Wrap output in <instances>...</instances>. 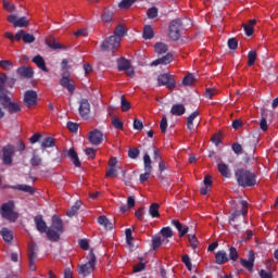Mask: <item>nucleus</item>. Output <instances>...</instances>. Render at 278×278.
I'll use <instances>...</instances> for the list:
<instances>
[{
  "label": "nucleus",
  "instance_id": "nucleus-23",
  "mask_svg": "<svg viewBox=\"0 0 278 278\" xmlns=\"http://www.w3.org/2000/svg\"><path fill=\"white\" fill-rule=\"evenodd\" d=\"M98 224L109 231L114 229V224H112V222H110V219H108V216L105 215H101L98 217Z\"/></svg>",
  "mask_w": 278,
  "mask_h": 278
},
{
  "label": "nucleus",
  "instance_id": "nucleus-14",
  "mask_svg": "<svg viewBox=\"0 0 278 278\" xmlns=\"http://www.w3.org/2000/svg\"><path fill=\"white\" fill-rule=\"evenodd\" d=\"M240 205L242 206L241 211H235L230 218H229V225H233L236 223V218H239V216L242 214V216H247L249 214V203L244 200L240 201Z\"/></svg>",
  "mask_w": 278,
  "mask_h": 278
},
{
  "label": "nucleus",
  "instance_id": "nucleus-33",
  "mask_svg": "<svg viewBox=\"0 0 278 278\" xmlns=\"http://www.w3.org/2000/svg\"><path fill=\"white\" fill-rule=\"evenodd\" d=\"M30 165L34 167H38L42 165V157L36 153V150L33 151V156L30 157Z\"/></svg>",
  "mask_w": 278,
  "mask_h": 278
},
{
  "label": "nucleus",
  "instance_id": "nucleus-32",
  "mask_svg": "<svg viewBox=\"0 0 278 278\" xmlns=\"http://www.w3.org/2000/svg\"><path fill=\"white\" fill-rule=\"evenodd\" d=\"M154 50H155V53H157V55H164V53L168 52V45L164 42H156L154 45Z\"/></svg>",
  "mask_w": 278,
  "mask_h": 278
},
{
  "label": "nucleus",
  "instance_id": "nucleus-42",
  "mask_svg": "<svg viewBox=\"0 0 278 278\" xmlns=\"http://www.w3.org/2000/svg\"><path fill=\"white\" fill-rule=\"evenodd\" d=\"M121 108H122V112H129V110H131V103L127 101L125 96L121 97Z\"/></svg>",
  "mask_w": 278,
  "mask_h": 278
},
{
  "label": "nucleus",
  "instance_id": "nucleus-36",
  "mask_svg": "<svg viewBox=\"0 0 278 278\" xmlns=\"http://www.w3.org/2000/svg\"><path fill=\"white\" fill-rule=\"evenodd\" d=\"M46 45L53 49V51H58V49H64V47L55 40V38H49L46 40Z\"/></svg>",
  "mask_w": 278,
  "mask_h": 278
},
{
  "label": "nucleus",
  "instance_id": "nucleus-58",
  "mask_svg": "<svg viewBox=\"0 0 278 278\" xmlns=\"http://www.w3.org/2000/svg\"><path fill=\"white\" fill-rule=\"evenodd\" d=\"M28 25H29V21H27V17H21L17 20L15 27H27Z\"/></svg>",
  "mask_w": 278,
  "mask_h": 278
},
{
  "label": "nucleus",
  "instance_id": "nucleus-18",
  "mask_svg": "<svg viewBox=\"0 0 278 278\" xmlns=\"http://www.w3.org/2000/svg\"><path fill=\"white\" fill-rule=\"evenodd\" d=\"M16 73L23 79H31L34 77V68L29 66H21L16 70Z\"/></svg>",
  "mask_w": 278,
  "mask_h": 278
},
{
  "label": "nucleus",
  "instance_id": "nucleus-37",
  "mask_svg": "<svg viewBox=\"0 0 278 278\" xmlns=\"http://www.w3.org/2000/svg\"><path fill=\"white\" fill-rule=\"evenodd\" d=\"M149 214L152 218H160V204L152 203L149 207Z\"/></svg>",
  "mask_w": 278,
  "mask_h": 278
},
{
  "label": "nucleus",
  "instance_id": "nucleus-56",
  "mask_svg": "<svg viewBox=\"0 0 278 278\" xmlns=\"http://www.w3.org/2000/svg\"><path fill=\"white\" fill-rule=\"evenodd\" d=\"M189 242L192 249H197L199 247V239H197V236L194 235H189Z\"/></svg>",
  "mask_w": 278,
  "mask_h": 278
},
{
  "label": "nucleus",
  "instance_id": "nucleus-50",
  "mask_svg": "<svg viewBox=\"0 0 278 278\" xmlns=\"http://www.w3.org/2000/svg\"><path fill=\"white\" fill-rule=\"evenodd\" d=\"M12 66H14L12 61H8V60L0 61V68H3V71H10Z\"/></svg>",
  "mask_w": 278,
  "mask_h": 278
},
{
  "label": "nucleus",
  "instance_id": "nucleus-53",
  "mask_svg": "<svg viewBox=\"0 0 278 278\" xmlns=\"http://www.w3.org/2000/svg\"><path fill=\"white\" fill-rule=\"evenodd\" d=\"M147 16L150 20L157 18V8L152 7V8L148 9Z\"/></svg>",
  "mask_w": 278,
  "mask_h": 278
},
{
  "label": "nucleus",
  "instance_id": "nucleus-45",
  "mask_svg": "<svg viewBox=\"0 0 278 278\" xmlns=\"http://www.w3.org/2000/svg\"><path fill=\"white\" fill-rule=\"evenodd\" d=\"M194 75L188 74L182 79V86H192L194 84Z\"/></svg>",
  "mask_w": 278,
  "mask_h": 278
},
{
  "label": "nucleus",
  "instance_id": "nucleus-47",
  "mask_svg": "<svg viewBox=\"0 0 278 278\" xmlns=\"http://www.w3.org/2000/svg\"><path fill=\"white\" fill-rule=\"evenodd\" d=\"M23 42H25V45H31L36 42V37L31 34L24 33Z\"/></svg>",
  "mask_w": 278,
  "mask_h": 278
},
{
  "label": "nucleus",
  "instance_id": "nucleus-38",
  "mask_svg": "<svg viewBox=\"0 0 278 278\" xmlns=\"http://www.w3.org/2000/svg\"><path fill=\"white\" fill-rule=\"evenodd\" d=\"M79 207H81V201H76L75 204L66 212V216L73 218L79 212Z\"/></svg>",
  "mask_w": 278,
  "mask_h": 278
},
{
  "label": "nucleus",
  "instance_id": "nucleus-7",
  "mask_svg": "<svg viewBox=\"0 0 278 278\" xmlns=\"http://www.w3.org/2000/svg\"><path fill=\"white\" fill-rule=\"evenodd\" d=\"M182 25H184V23L179 18L173 20L169 23L168 35H169L170 40L175 41V40H179V38H181L180 29H181Z\"/></svg>",
  "mask_w": 278,
  "mask_h": 278
},
{
  "label": "nucleus",
  "instance_id": "nucleus-57",
  "mask_svg": "<svg viewBox=\"0 0 278 278\" xmlns=\"http://www.w3.org/2000/svg\"><path fill=\"white\" fill-rule=\"evenodd\" d=\"M67 129H70V131H72L73 134H77L79 129V124L75 122H67Z\"/></svg>",
  "mask_w": 278,
  "mask_h": 278
},
{
  "label": "nucleus",
  "instance_id": "nucleus-31",
  "mask_svg": "<svg viewBox=\"0 0 278 278\" xmlns=\"http://www.w3.org/2000/svg\"><path fill=\"white\" fill-rule=\"evenodd\" d=\"M218 173L222 175V177L229 178L231 177V170L229 169V165L225 163H219L217 165Z\"/></svg>",
  "mask_w": 278,
  "mask_h": 278
},
{
  "label": "nucleus",
  "instance_id": "nucleus-21",
  "mask_svg": "<svg viewBox=\"0 0 278 278\" xmlns=\"http://www.w3.org/2000/svg\"><path fill=\"white\" fill-rule=\"evenodd\" d=\"M226 262H229V256H227V252L224 250H219L215 254V264H218V266H223V264H226Z\"/></svg>",
  "mask_w": 278,
  "mask_h": 278
},
{
  "label": "nucleus",
  "instance_id": "nucleus-49",
  "mask_svg": "<svg viewBox=\"0 0 278 278\" xmlns=\"http://www.w3.org/2000/svg\"><path fill=\"white\" fill-rule=\"evenodd\" d=\"M160 129L162 134H166V129H168V119L166 118V115L162 116V119L160 123Z\"/></svg>",
  "mask_w": 278,
  "mask_h": 278
},
{
  "label": "nucleus",
  "instance_id": "nucleus-1",
  "mask_svg": "<svg viewBox=\"0 0 278 278\" xmlns=\"http://www.w3.org/2000/svg\"><path fill=\"white\" fill-rule=\"evenodd\" d=\"M235 177L238 186H240L241 188H253V186L257 185V176H255V173L249 169H237L235 172Z\"/></svg>",
  "mask_w": 278,
  "mask_h": 278
},
{
  "label": "nucleus",
  "instance_id": "nucleus-28",
  "mask_svg": "<svg viewBox=\"0 0 278 278\" xmlns=\"http://www.w3.org/2000/svg\"><path fill=\"white\" fill-rule=\"evenodd\" d=\"M127 34V29L125 27V25L123 24H118L112 36H115L116 38H119V41L123 40V38H125V35Z\"/></svg>",
  "mask_w": 278,
  "mask_h": 278
},
{
  "label": "nucleus",
  "instance_id": "nucleus-19",
  "mask_svg": "<svg viewBox=\"0 0 278 278\" xmlns=\"http://www.w3.org/2000/svg\"><path fill=\"white\" fill-rule=\"evenodd\" d=\"M31 62L36 64L40 71H43V73H49V68L47 67V62H45V59L42 55L37 54L36 56L33 58Z\"/></svg>",
  "mask_w": 278,
  "mask_h": 278
},
{
  "label": "nucleus",
  "instance_id": "nucleus-48",
  "mask_svg": "<svg viewBox=\"0 0 278 278\" xmlns=\"http://www.w3.org/2000/svg\"><path fill=\"white\" fill-rule=\"evenodd\" d=\"M126 233V243L128 244V247H134V236L131 235V228H127L125 230Z\"/></svg>",
  "mask_w": 278,
  "mask_h": 278
},
{
  "label": "nucleus",
  "instance_id": "nucleus-10",
  "mask_svg": "<svg viewBox=\"0 0 278 278\" xmlns=\"http://www.w3.org/2000/svg\"><path fill=\"white\" fill-rule=\"evenodd\" d=\"M14 146L8 144L2 148V163L4 166H12V157H14Z\"/></svg>",
  "mask_w": 278,
  "mask_h": 278
},
{
  "label": "nucleus",
  "instance_id": "nucleus-22",
  "mask_svg": "<svg viewBox=\"0 0 278 278\" xmlns=\"http://www.w3.org/2000/svg\"><path fill=\"white\" fill-rule=\"evenodd\" d=\"M67 157L72 160L76 168H79V166H81V161H79V155L77 154V151H75V148H71L68 150Z\"/></svg>",
  "mask_w": 278,
  "mask_h": 278
},
{
  "label": "nucleus",
  "instance_id": "nucleus-40",
  "mask_svg": "<svg viewBox=\"0 0 278 278\" xmlns=\"http://www.w3.org/2000/svg\"><path fill=\"white\" fill-rule=\"evenodd\" d=\"M51 147H55V139L51 137H46L41 141V149H49Z\"/></svg>",
  "mask_w": 278,
  "mask_h": 278
},
{
  "label": "nucleus",
  "instance_id": "nucleus-20",
  "mask_svg": "<svg viewBox=\"0 0 278 278\" xmlns=\"http://www.w3.org/2000/svg\"><path fill=\"white\" fill-rule=\"evenodd\" d=\"M172 225L176 227L179 238H184V236L190 231V228L188 226H184L178 219H173Z\"/></svg>",
  "mask_w": 278,
  "mask_h": 278
},
{
  "label": "nucleus",
  "instance_id": "nucleus-15",
  "mask_svg": "<svg viewBox=\"0 0 278 278\" xmlns=\"http://www.w3.org/2000/svg\"><path fill=\"white\" fill-rule=\"evenodd\" d=\"M89 142L90 144H94L99 147L103 142V132L99 129H93L89 132Z\"/></svg>",
  "mask_w": 278,
  "mask_h": 278
},
{
  "label": "nucleus",
  "instance_id": "nucleus-60",
  "mask_svg": "<svg viewBox=\"0 0 278 278\" xmlns=\"http://www.w3.org/2000/svg\"><path fill=\"white\" fill-rule=\"evenodd\" d=\"M228 49L231 51H236V49H238V40H236V38L228 39Z\"/></svg>",
  "mask_w": 278,
  "mask_h": 278
},
{
  "label": "nucleus",
  "instance_id": "nucleus-12",
  "mask_svg": "<svg viewBox=\"0 0 278 278\" xmlns=\"http://www.w3.org/2000/svg\"><path fill=\"white\" fill-rule=\"evenodd\" d=\"M38 103V92L34 90H27L24 93V105L26 108H34Z\"/></svg>",
  "mask_w": 278,
  "mask_h": 278
},
{
  "label": "nucleus",
  "instance_id": "nucleus-64",
  "mask_svg": "<svg viewBox=\"0 0 278 278\" xmlns=\"http://www.w3.org/2000/svg\"><path fill=\"white\" fill-rule=\"evenodd\" d=\"M260 277L261 278H273V273L266 271V269H261Z\"/></svg>",
  "mask_w": 278,
  "mask_h": 278
},
{
  "label": "nucleus",
  "instance_id": "nucleus-46",
  "mask_svg": "<svg viewBox=\"0 0 278 278\" xmlns=\"http://www.w3.org/2000/svg\"><path fill=\"white\" fill-rule=\"evenodd\" d=\"M139 156L140 150L138 148H130L128 150V157H130V160H138Z\"/></svg>",
  "mask_w": 278,
  "mask_h": 278
},
{
  "label": "nucleus",
  "instance_id": "nucleus-3",
  "mask_svg": "<svg viewBox=\"0 0 278 278\" xmlns=\"http://www.w3.org/2000/svg\"><path fill=\"white\" fill-rule=\"evenodd\" d=\"M9 91H2L0 94V103L3 105L4 110L9 111V114H18L21 112L22 106L16 102H12V98L10 97Z\"/></svg>",
  "mask_w": 278,
  "mask_h": 278
},
{
  "label": "nucleus",
  "instance_id": "nucleus-59",
  "mask_svg": "<svg viewBox=\"0 0 278 278\" xmlns=\"http://www.w3.org/2000/svg\"><path fill=\"white\" fill-rule=\"evenodd\" d=\"M182 264L189 269L192 270V262H190V256L188 254H185L182 256Z\"/></svg>",
  "mask_w": 278,
  "mask_h": 278
},
{
  "label": "nucleus",
  "instance_id": "nucleus-27",
  "mask_svg": "<svg viewBox=\"0 0 278 278\" xmlns=\"http://www.w3.org/2000/svg\"><path fill=\"white\" fill-rule=\"evenodd\" d=\"M0 235L2 236V239L4 240V242H7V244H12V241L14 240V235L10 229L2 228L0 230Z\"/></svg>",
  "mask_w": 278,
  "mask_h": 278
},
{
  "label": "nucleus",
  "instance_id": "nucleus-54",
  "mask_svg": "<svg viewBox=\"0 0 278 278\" xmlns=\"http://www.w3.org/2000/svg\"><path fill=\"white\" fill-rule=\"evenodd\" d=\"M112 125L115 129H121L123 130L124 129V124H123V121H121L118 117H114L112 119Z\"/></svg>",
  "mask_w": 278,
  "mask_h": 278
},
{
  "label": "nucleus",
  "instance_id": "nucleus-41",
  "mask_svg": "<svg viewBox=\"0 0 278 278\" xmlns=\"http://www.w3.org/2000/svg\"><path fill=\"white\" fill-rule=\"evenodd\" d=\"M257 61V51L251 50L248 53V66H253Z\"/></svg>",
  "mask_w": 278,
  "mask_h": 278
},
{
  "label": "nucleus",
  "instance_id": "nucleus-61",
  "mask_svg": "<svg viewBox=\"0 0 278 278\" xmlns=\"http://www.w3.org/2000/svg\"><path fill=\"white\" fill-rule=\"evenodd\" d=\"M78 244L83 251H88L90 249V244L88 243V239H80Z\"/></svg>",
  "mask_w": 278,
  "mask_h": 278
},
{
  "label": "nucleus",
  "instance_id": "nucleus-26",
  "mask_svg": "<svg viewBox=\"0 0 278 278\" xmlns=\"http://www.w3.org/2000/svg\"><path fill=\"white\" fill-rule=\"evenodd\" d=\"M173 116H184L186 114V106L184 104H174L170 109Z\"/></svg>",
  "mask_w": 278,
  "mask_h": 278
},
{
  "label": "nucleus",
  "instance_id": "nucleus-55",
  "mask_svg": "<svg viewBox=\"0 0 278 278\" xmlns=\"http://www.w3.org/2000/svg\"><path fill=\"white\" fill-rule=\"evenodd\" d=\"M85 153L89 160H94V157H97V149L94 148H87Z\"/></svg>",
  "mask_w": 278,
  "mask_h": 278
},
{
  "label": "nucleus",
  "instance_id": "nucleus-51",
  "mask_svg": "<svg viewBox=\"0 0 278 278\" xmlns=\"http://www.w3.org/2000/svg\"><path fill=\"white\" fill-rule=\"evenodd\" d=\"M5 81H8V75L4 73L0 74V94L2 92H8V90L3 89V86H5Z\"/></svg>",
  "mask_w": 278,
  "mask_h": 278
},
{
  "label": "nucleus",
  "instance_id": "nucleus-63",
  "mask_svg": "<svg viewBox=\"0 0 278 278\" xmlns=\"http://www.w3.org/2000/svg\"><path fill=\"white\" fill-rule=\"evenodd\" d=\"M3 9L7 10V12H14L15 7L9 1L3 0Z\"/></svg>",
  "mask_w": 278,
  "mask_h": 278
},
{
  "label": "nucleus",
  "instance_id": "nucleus-9",
  "mask_svg": "<svg viewBox=\"0 0 278 278\" xmlns=\"http://www.w3.org/2000/svg\"><path fill=\"white\" fill-rule=\"evenodd\" d=\"M157 84L159 86H166L168 90H175L177 87V83L175 81V78L170 74H161L157 77Z\"/></svg>",
  "mask_w": 278,
  "mask_h": 278
},
{
  "label": "nucleus",
  "instance_id": "nucleus-17",
  "mask_svg": "<svg viewBox=\"0 0 278 278\" xmlns=\"http://www.w3.org/2000/svg\"><path fill=\"white\" fill-rule=\"evenodd\" d=\"M34 223L36 225V229L37 231H39V233H46L49 230V228L47 227V222H45V219L42 218V215H37L34 218Z\"/></svg>",
  "mask_w": 278,
  "mask_h": 278
},
{
  "label": "nucleus",
  "instance_id": "nucleus-52",
  "mask_svg": "<svg viewBox=\"0 0 278 278\" xmlns=\"http://www.w3.org/2000/svg\"><path fill=\"white\" fill-rule=\"evenodd\" d=\"M161 236H163V238H173V229L170 227L162 228Z\"/></svg>",
  "mask_w": 278,
  "mask_h": 278
},
{
  "label": "nucleus",
  "instance_id": "nucleus-24",
  "mask_svg": "<svg viewBox=\"0 0 278 278\" xmlns=\"http://www.w3.org/2000/svg\"><path fill=\"white\" fill-rule=\"evenodd\" d=\"M173 62V54L167 53L166 55L156 59L151 63V66H160V64H170Z\"/></svg>",
  "mask_w": 278,
  "mask_h": 278
},
{
  "label": "nucleus",
  "instance_id": "nucleus-13",
  "mask_svg": "<svg viewBox=\"0 0 278 278\" xmlns=\"http://www.w3.org/2000/svg\"><path fill=\"white\" fill-rule=\"evenodd\" d=\"M240 264L243 266V268H247L249 273H253V268L255 266V252L251 250L248 254V260L240 258Z\"/></svg>",
  "mask_w": 278,
  "mask_h": 278
},
{
  "label": "nucleus",
  "instance_id": "nucleus-62",
  "mask_svg": "<svg viewBox=\"0 0 278 278\" xmlns=\"http://www.w3.org/2000/svg\"><path fill=\"white\" fill-rule=\"evenodd\" d=\"M134 129H137L138 131H142L144 129V124L138 118L134 119Z\"/></svg>",
  "mask_w": 278,
  "mask_h": 278
},
{
  "label": "nucleus",
  "instance_id": "nucleus-43",
  "mask_svg": "<svg viewBox=\"0 0 278 278\" xmlns=\"http://www.w3.org/2000/svg\"><path fill=\"white\" fill-rule=\"evenodd\" d=\"M136 1H138V0H122L118 3V8H121V10H129V8H131V5H134V3H136Z\"/></svg>",
  "mask_w": 278,
  "mask_h": 278
},
{
  "label": "nucleus",
  "instance_id": "nucleus-35",
  "mask_svg": "<svg viewBox=\"0 0 278 278\" xmlns=\"http://www.w3.org/2000/svg\"><path fill=\"white\" fill-rule=\"evenodd\" d=\"M197 116H199V111H194L187 117V129H189V131L194 129V118H197Z\"/></svg>",
  "mask_w": 278,
  "mask_h": 278
},
{
  "label": "nucleus",
  "instance_id": "nucleus-30",
  "mask_svg": "<svg viewBox=\"0 0 278 278\" xmlns=\"http://www.w3.org/2000/svg\"><path fill=\"white\" fill-rule=\"evenodd\" d=\"M12 190H21L22 192H27L28 194H34L36 189L29 185H17V186H10Z\"/></svg>",
  "mask_w": 278,
  "mask_h": 278
},
{
  "label": "nucleus",
  "instance_id": "nucleus-11",
  "mask_svg": "<svg viewBox=\"0 0 278 278\" xmlns=\"http://www.w3.org/2000/svg\"><path fill=\"white\" fill-rule=\"evenodd\" d=\"M78 112L80 117L85 121L90 118V101L87 98L80 99Z\"/></svg>",
  "mask_w": 278,
  "mask_h": 278
},
{
  "label": "nucleus",
  "instance_id": "nucleus-8",
  "mask_svg": "<svg viewBox=\"0 0 278 278\" xmlns=\"http://www.w3.org/2000/svg\"><path fill=\"white\" fill-rule=\"evenodd\" d=\"M121 47V38L116 36H110L109 38L104 39V41L101 45L102 51H117V49Z\"/></svg>",
  "mask_w": 278,
  "mask_h": 278
},
{
  "label": "nucleus",
  "instance_id": "nucleus-16",
  "mask_svg": "<svg viewBox=\"0 0 278 278\" xmlns=\"http://www.w3.org/2000/svg\"><path fill=\"white\" fill-rule=\"evenodd\" d=\"M59 84H60V86H62V88H66V90L70 92V94H75V84L71 83V78L68 76H66V74H63Z\"/></svg>",
  "mask_w": 278,
  "mask_h": 278
},
{
  "label": "nucleus",
  "instance_id": "nucleus-25",
  "mask_svg": "<svg viewBox=\"0 0 278 278\" xmlns=\"http://www.w3.org/2000/svg\"><path fill=\"white\" fill-rule=\"evenodd\" d=\"M38 251V248L34 243L28 244V260L29 264H34L36 262L38 255L36 254Z\"/></svg>",
  "mask_w": 278,
  "mask_h": 278
},
{
  "label": "nucleus",
  "instance_id": "nucleus-44",
  "mask_svg": "<svg viewBox=\"0 0 278 278\" xmlns=\"http://www.w3.org/2000/svg\"><path fill=\"white\" fill-rule=\"evenodd\" d=\"M238 257H239L238 249H236V248H233V247H230V248H229V256H228V260H230L231 262H238Z\"/></svg>",
  "mask_w": 278,
  "mask_h": 278
},
{
  "label": "nucleus",
  "instance_id": "nucleus-6",
  "mask_svg": "<svg viewBox=\"0 0 278 278\" xmlns=\"http://www.w3.org/2000/svg\"><path fill=\"white\" fill-rule=\"evenodd\" d=\"M153 161H151V156L149 153H146L143 155V168L144 173L140 174L139 181L141 184H144V181H148L149 177H151V173H153Z\"/></svg>",
  "mask_w": 278,
  "mask_h": 278
},
{
  "label": "nucleus",
  "instance_id": "nucleus-2",
  "mask_svg": "<svg viewBox=\"0 0 278 278\" xmlns=\"http://www.w3.org/2000/svg\"><path fill=\"white\" fill-rule=\"evenodd\" d=\"M64 232V222L60 216H52V224L47 230V238L50 242H60V235Z\"/></svg>",
  "mask_w": 278,
  "mask_h": 278
},
{
  "label": "nucleus",
  "instance_id": "nucleus-34",
  "mask_svg": "<svg viewBox=\"0 0 278 278\" xmlns=\"http://www.w3.org/2000/svg\"><path fill=\"white\" fill-rule=\"evenodd\" d=\"M155 36V33L153 31V27L151 25H147L143 28L142 37L144 40H152V38Z\"/></svg>",
  "mask_w": 278,
  "mask_h": 278
},
{
  "label": "nucleus",
  "instance_id": "nucleus-5",
  "mask_svg": "<svg viewBox=\"0 0 278 278\" xmlns=\"http://www.w3.org/2000/svg\"><path fill=\"white\" fill-rule=\"evenodd\" d=\"M97 265V256L94 252L90 250L89 252V261L86 264H83L78 267V274L83 277H88L92 270H94V266Z\"/></svg>",
  "mask_w": 278,
  "mask_h": 278
},
{
  "label": "nucleus",
  "instance_id": "nucleus-39",
  "mask_svg": "<svg viewBox=\"0 0 278 278\" xmlns=\"http://www.w3.org/2000/svg\"><path fill=\"white\" fill-rule=\"evenodd\" d=\"M168 242L166 239H162V237H152V249L153 251H157L162 247V242Z\"/></svg>",
  "mask_w": 278,
  "mask_h": 278
},
{
  "label": "nucleus",
  "instance_id": "nucleus-29",
  "mask_svg": "<svg viewBox=\"0 0 278 278\" xmlns=\"http://www.w3.org/2000/svg\"><path fill=\"white\" fill-rule=\"evenodd\" d=\"M131 68V62L125 58L117 59V71H128Z\"/></svg>",
  "mask_w": 278,
  "mask_h": 278
},
{
  "label": "nucleus",
  "instance_id": "nucleus-4",
  "mask_svg": "<svg viewBox=\"0 0 278 278\" xmlns=\"http://www.w3.org/2000/svg\"><path fill=\"white\" fill-rule=\"evenodd\" d=\"M0 214L2 218L10 220V223H16V219L18 218V213L14 212V202L12 201L2 204Z\"/></svg>",
  "mask_w": 278,
  "mask_h": 278
}]
</instances>
